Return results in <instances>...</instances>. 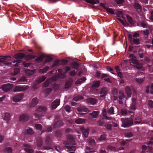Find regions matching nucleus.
Masks as SVG:
<instances>
[{"label":"nucleus","instance_id":"nucleus-1","mask_svg":"<svg viewBox=\"0 0 153 153\" xmlns=\"http://www.w3.org/2000/svg\"><path fill=\"white\" fill-rule=\"evenodd\" d=\"M67 141L64 143L65 146L68 149V151L70 153H73L75 152V140L73 137L71 135H68L67 136Z\"/></svg>","mask_w":153,"mask_h":153},{"label":"nucleus","instance_id":"nucleus-2","mask_svg":"<svg viewBox=\"0 0 153 153\" xmlns=\"http://www.w3.org/2000/svg\"><path fill=\"white\" fill-rule=\"evenodd\" d=\"M11 58V57L10 56H0V65L4 67L5 68H7V67L8 66H10L11 63L8 61L10 60Z\"/></svg>","mask_w":153,"mask_h":153},{"label":"nucleus","instance_id":"nucleus-3","mask_svg":"<svg viewBox=\"0 0 153 153\" xmlns=\"http://www.w3.org/2000/svg\"><path fill=\"white\" fill-rule=\"evenodd\" d=\"M122 122V126L124 127H128L132 125L133 120L130 118H123L121 119Z\"/></svg>","mask_w":153,"mask_h":153},{"label":"nucleus","instance_id":"nucleus-4","mask_svg":"<svg viewBox=\"0 0 153 153\" xmlns=\"http://www.w3.org/2000/svg\"><path fill=\"white\" fill-rule=\"evenodd\" d=\"M29 87L27 85H18L16 86L14 88L13 91L14 92L25 91Z\"/></svg>","mask_w":153,"mask_h":153},{"label":"nucleus","instance_id":"nucleus-5","mask_svg":"<svg viewBox=\"0 0 153 153\" xmlns=\"http://www.w3.org/2000/svg\"><path fill=\"white\" fill-rule=\"evenodd\" d=\"M52 141L51 139L49 136H47L45 140V143L48 146H43L42 149L43 150H48L49 149H51L52 151V149L50 146L51 145Z\"/></svg>","mask_w":153,"mask_h":153},{"label":"nucleus","instance_id":"nucleus-6","mask_svg":"<svg viewBox=\"0 0 153 153\" xmlns=\"http://www.w3.org/2000/svg\"><path fill=\"white\" fill-rule=\"evenodd\" d=\"M13 87V85L10 83L4 84L3 85L1 88L2 90L5 91L7 92L11 89Z\"/></svg>","mask_w":153,"mask_h":153},{"label":"nucleus","instance_id":"nucleus-7","mask_svg":"<svg viewBox=\"0 0 153 153\" xmlns=\"http://www.w3.org/2000/svg\"><path fill=\"white\" fill-rule=\"evenodd\" d=\"M13 63L14 64L15 63L14 65L15 66L17 67L18 66L19 64H20L21 63H22L23 65L25 67H28L30 65L31 63H26L25 62H22V61L21 60H17L16 61H14L13 62Z\"/></svg>","mask_w":153,"mask_h":153},{"label":"nucleus","instance_id":"nucleus-8","mask_svg":"<svg viewBox=\"0 0 153 153\" xmlns=\"http://www.w3.org/2000/svg\"><path fill=\"white\" fill-rule=\"evenodd\" d=\"M47 110L46 107L40 106L36 109V111L39 114H42L45 113Z\"/></svg>","mask_w":153,"mask_h":153},{"label":"nucleus","instance_id":"nucleus-9","mask_svg":"<svg viewBox=\"0 0 153 153\" xmlns=\"http://www.w3.org/2000/svg\"><path fill=\"white\" fill-rule=\"evenodd\" d=\"M23 95L22 93L16 95L13 98V101L15 102H17L21 100L23 97Z\"/></svg>","mask_w":153,"mask_h":153},{"label":"nucleus","instance_id":"nucleus-10","mask_svg":"<svg viewBox=\"0 0 153 153\" xmlns=\"http://www.w3.org/2000/svg\"><path fill=\"white\" fill-rule=\"evenodd\" d=\"M80 114H84L88 111V109L85 106L79 107L77 109Z\"/></svg>","mask_w":153,"mask_h":153},{"label":"nucleus","instance_id":"nucleus-11","mask_svg":"<svg viewBox=\"0 0 153 153\" xmlns=\"http://www.w3.org/2000/svg\"><path fill=\"white\" fill-rule=\"evenodd\" d=\"M60 103V100L59 99H56L51 104V107L53 109H56Z\"/></svg>","mask_w":153,"mask_h":153},{"label":"nucleus","instance_id":"nucleus-12","mask_svg":"<svg viewBox=\"0 0 153 153\" xmlns=\"http://www.w3.org/2000/svg\"><path fill=\"white\" fill-rule=\"evenodd\" d=\"M134 7L138 12H141L142 10V7L137 1L134 4Z\"/></svg>","mask_w":153,"mask_h":153},{"label":"nucleus","instance_id":"nucleus-13","mask_svg":"<svg viewBox=\"0 0 153 153\" xmlns=\"http://www.w3.org/2000/svg\"><path fill=\"white\" fill-rule=\"evenodd\" d=\"M24 148L25 150L28 153H33V151L32 148L27 144H25Z\"/></svg>","mask_w":153,"mask_h":153},{"label":"nucleus","instance_id":"nucleus-14","mask_svg":"<svg viewBox=\"0 0 153 153\" xmlns=\"http://www.w3.org/2000/svg\"><path fill=\"white\" fill-rule=\"evenodd\" d=\"M130 58V63H132L133 64H136L137 62L136 57L133 54H130L129 55Z\"/></svg>","mask_w":153,"mask_h":153},{"label":"nucleus","instance_id":"nucleus-15","mask_svg":"<svg viewBox=\"0 0 153 153\" xmlns=\"http://www.w3.org/2000/svg\"><path fill=\"white\" fill-rule=\"evenodd\" d=\"M29 116L27 114H23L19 117V120L22 122H25L28 120Z\"/></svg>","mask_w":153,"mask_h":153},{"label":"nucleus","instance_id":"nucleus-16","mask_svg":"<svg viewBox=\"0 0 153 153\" xmlns=\"http://www.w3.org/2000/svg\"><path fill=\"white\" fill-rule=\"evenodd\" d=\"M39 102V100L37 97H35L33 98L31 102L30 107H34L38 104Z\"/></svg>","mask_w":153,"mask_h":153},{"label":"nucleus","instance_id":"nucleus-17","mask_svg":"<svg viewBox=\"0 0 153 153\" xmlns=\"http://www.w3.org/2000/svg\"><path fill=\"white\" fill-rule=\"evenodd\" d=\"M63 123L62 120H58L55 122L54 123L53 127L54 128H56L57 127H60L63 126Z\"/></svg>","mask_w":153,"mask_h":153},{"label":"nucleus","instance_id":"nucleus-18","mask_svg":"<svg viewBox=\"0 0 153 153\" xmlns=\"http://www.w3.org/2000/svg\"><path fill=\"white\" fill-rule=\"evenodd\" d=\"M81 130L85 137H87L89 133V129L86 128L85 127H82L81 128Z\"/></svg>","mask_w":153,"mask_h":153},{"label":"nucleus","instance_id":"nucleus-19","mask_svg":"<svg viewBox=\"0 0 153 153\" xmlns=\"http://www.w3.org/2000/svg\"><path fill=\"white\" fill-rule=\"evenodd\" d=\"M125 90L128 98L131 97V88L129 86H127L126 87Z\"/></svg>","mask_w":153,"mask_h":153},{"label":"nucleus","instance_id":"nucleus-20","mask_svg":"<svg viewBox=\"0 0 153 153\" xmlns=\"http://www.w3.org/2000/svg\"><path fill=\"white\" fill-rule=\"evenodd\" d=\"M37 144V146L38 147H40L42 145L43 140L41 137H37L36 140Z\"/></svg>","mask_w":153,"mask_h":153},{"label":"nucleus","instance_id":"nucleus-21","mask_svg":"<svg viewBox=\"0 0 153 153\" xmlns=\"http://www.w3.org/2000/svg\"><path fill=\"white\" fill-rule=\"evenodd\" d=\"M136 109L135 105L132 104V106L128 111V114L131 116L134 115V111Z\"/></svg>","mask_w":153,"mask_h":153},{"label":"nucleus","instance_id":"nucleus-22","mask_svg":"<svg viewBox=\"0 0 153 153\" xmlns=\"http://www.w3.org/2000/svg\"><path fill=\"white\" fill-rule=\"evenodd\" d=\"M107 93L106 89L105 88H103L101 89L100 93V97H103L105 96Z\"/></svg>","mask_w":153,"mask_h":153},{"label":"nucleus","instance_id":"nucleus-23","mask_svg":"<svg viewBox=\"0 0 153 153\" xmlns=\"http://www.w3.org/2000/svg\"><path fill=\"white\" fill-rule=\"evenodd\" d=\"M25 56V54L22 53H16L15 55V58L16 59H22Z\"/></svg>","mask_w":153,"mask_h":153},{"label":"nucleus","instance_id":"nucleus-24","mask_svg":"<svg viewBox=\"0 0 153 153\" xmlns=\"http://www.w3.org/2000/svg\"><path fill=\"white\" fill-rule=\"evenodd\" d=\"M100 85V81H97L94 82L92 85V88L93 89H95L98 88Z\"/></svg>","mask_w":153,"mask_h":153},{"label":"nucleus","instance_id":"nucleus-25","mask_svg":"<svg viewBox=\"0 0 153 153\" xmlns=\"http://www.w3.org/2000/svg\"><path fill=\"white\" fill-rule=\"evenodd\" d=\"M27 81V79L25 76H23L17 80V82L19 84H21L23 82Z\"/></svg>","mask_w":153,"mask_h":153},{"label":"nucleus","instance_id":"nucleus-26","mask_svg":"<svg viewBox=\"0 0 153 153\" xmlns=\"http://www.w3.org/2000/svg\"><path fill=\"white\" fill-rule=\"evenodd\" d=\"M33 133L34 132L33 130L30 128H28L27 129H26L25 131V134L32 135Z\"/></svg>","mask_w":153,"mask_h":153},{"label":"nucleus","instance_id":"nucleus-27","mask_svg":"<svg viewBox=\"0 0 153 153\" xmlns=\"http://www.w3.org/2000/svg\"><path fill=\"white\" fill-rule=\"evenodd\" d=\"M49 68L48 66H46L42 69H40L39 70V72L40 73L44 74L46 73Z\"/></svg>","mask_w":153,"mask_h":153},{"label":"nucleus","instance_id":"nucleus-28","mask_svg":"<svg viewBox=\"0 0 153 153\" xmlns=\"http://www.w3.org/2000/svg\"><path fill=\"white\" fill-rule=\"evenodd\" d=\"M87 101L91 104L94 105L97 102V100L93 98H90Z\"/></svg>","mask_w":153,"mask_h":153},{"label":"nucleus","instance_id":"nucleus-29","mask_svg":"<svg viewBox=\"0 0 153 153\" xmlns=\"http://www.w3.org/2000/svg\"><path fill=\"white\" fill-rule=\"evenodd\" d=\"M85 121V120L81 118H79L75 120V123L77 124H80L84 123Z\"/></svg>","mask_w":153,"mask_h":153},{"label":"nucleus","instance_id":"nucleus-30","mask_svg":"<svg viewBox=\"0 0 153 153\" xmlns=\"http://www.w3.org/2000/svg\"><path fill=\"white\" fill-rule=\"evenodd\" d=\"M25 71L26 74L28 75H32L35 72L34 70H30L29 69H27L25 70Z\"/></svg>","mask_w":153,"mask_h":153},{"label":"nucleus","instance_id":"nucleus-31","mask_svg":"<svg viewBox=\"0 0 153 153\" xmlns=\"http://www.w3.org/2000/svg\"><path fill=\"white\" fill-rule=\"evenodd\" d=\"M85 152L86 153H95V152L93 149L88 147H86Z\"/></svg>","mask_w":153,"mask_h":153},{"label":"nucleus","instance_id":"nucleus-32","mask_svg":"<svg viewBox=\"0 0 153 153\" xmlns=\"http://www.w3.org/2000/svg\"><path fill=\"white\" fill-rule=\"evenodd\" d=\"M135 65H134V67L136 68L137 69L140 70L141 69L143 68V65L142 64L138 63V62H137Z\"/></svg>","mask_w":153,"mask_h":153},{"label":"nucleus","instance_id":"nucleus-33","mask_svg":"<svg viewBox=\"0 0 153 153\" xmlns=\"http://www.w3.org/2000/svg\"><path fill=\"white\" fill-rule=\"evenodd\" d=\"M10 116L9 113H6L5 114L4 119L6 121L8 122L10 119Z\"/></svg>","mask_w":153,"mask_h":153},{"label":"nucleus","instance_id":"nucleus-34","mask_svg":"<svg viewBox=\"0 0 153 153\" xmlns=\"http://www.w3.org/2000/svg\"><path fill=\"white\" fill-rule=\"evenodd\" d=\"M86 79V78L85 77L79 79L77 80L75 82L76 84H81L82 82L85 81Z\"/></svg>","mask_w":153,"mask_h":153},{"label":"nucleus","instance_id":"nucleus-35","mask_svg":"<svg viewBox=\"0 0 153 153\" xmlns=\"http://www.w3.org/2000/svg\"><path fill=\"white\" fill-rule=\"evenodd\" d=\"M86 2L88 3L93 4H97V2L99 3V0H85Z\"/></svg>","mask_w":153,"mask_h":153},{"label":"nucleus","instance_id":"nucleus-36","mask_svg":"<svg viewBox=\"0 0 153 153\" xmlns=\"http://www.w3.org/2000/svg\"><path fill=\"white\" fill-rule=\"evenodd\" d=\"M83 98V97L81 96H77L74 97L73 99V100H74L76 102L79 101L81 100Z\"/></svg>","mask_w":153,"mask_h":153},{"label":"nucleus","instance_id":"nucleus-37","mask_svg":"<svg viewBox=\"0 0 153 153\" xmlns=\"http://www.w3.org/2000/svg\"><path fill=\"white\" fill-rule=\"evenodd\" d=\"M94 118H96L99 114L98 111H93L90 114Z\"/></svg>","mask_w":153,"mask_h":153},{"label":"nucleus","instance_id":"nucleus-38","mask_svg":"<svg viewBox=\"0 0 153 153\" xmlns=\"http://www.w3.org/2000/svg\"><path fill=\"white\" fill-rule=\"evenodd\" d=\"M51 79L47 80L44 84L43 85L44 87H46L49 86L51 84Z\"/></svg>","mask_w":153,"mask_h":153},{"label":"nucleus","instance_id":"nucleus-39","mask_svg":"<svg viewBox=\"0 0 153 153\" xmlns=\"http://www.w3.org/2000/svg\"><path fill=\"white\" fill-rule=\"evenodd\" d=\"M44 57V56L42 55L40 56L35 59L36 62L37 63H39L42 61Z\"/></svg>","mask_w":153,"mask_h":153},{"label":"nucleus","instance_id":"nucleus-40","mask_svg":"<svg viewBox=\"0 0 153 153\" xmlns=\"http://www.w3.org/2000/svg\"><path fill=\"white\" fill-rule=\"evenodd\" d=\"M52 89L50 88H47L45 89L44 92L46 95V96H48L50 94V93L51 92Z\"/></svg>","mask_w":153,"mask_h":153},{"label":"nucleus","instance_id":"nucleus-41","mask_svg":"<svg viewBox=\"0 0 153 153\" xmlns=\"http://www.w3.org/2000/svg\"><path fill=\"white\" fill-rule=\"evenodd\" d=\"M119 98V100H122L124 98L123 92L122 91H120Z\"/></svg>","mask_w":153,"mask_h":153},{"label":"nucleus","instance_id":"nucleus-42","mask_svg":"<svg viewBox=\"0 0 153 153\" xmlns=\"http://www.w3.org/2000/svg\"><path fill=\"white\" fill-rule=\"evenodd\" d=\"M46 77L44 76H41L37 80L38 83H40L44 81L46 79Z\"/></svg>","mask_w":153,"mask_h":153},{"label":"nucleus","instance_id":"nucleus-43","mask_svg":"<svg viewBox=\"0 0 153 153\" xmlns=\"http://www.w3.org/2000/svg\"><path fill=\"white\" fill-rule=\"evenodd\" d=\"M133 43L134 44L136 45H139L140 43L139 39L133 38Z\"/></svg>","mask_w":153,"mask_h":153},{"label":"nucleus","instance_id":"nucleus-44","mask_svg":"<svg viewBox=\"0 0 153 153\" xmlns=\"http://www.w3.org/2000/svg\"><path fill=\"white\" fill-rule=\"evenodd\" d=\"M121 114L123 116L127 115L128 112L125 109H122L121 111Z\"/></svg>","mask_w":153,"mask_h":153},{"label":"nucleus","instance_id":"nucleus-45","mask_svg":"<svg viewBox=\"0 0 153 153\" xmlns=\"http://www.w3.org/2000/svg\"><path fill=\"white\" fill-rule=\"evenodd\" d=\"M71 82L69 81H68L65 83V88H68L70 87L71 85Z\"/></svg>","mask_w":153,"mask_h":153},{"label":"nucleus","instance_id":"nucleus-46","mask_svg":"<svg viewBox=\"0 0 153 153\" xmlns=\"http://www.w3.org/2000/svg\"><path fill=\"white\" fill-rule=\"evenodd\" d=\"M60 64V62L59 60H56L53 63V64L52 66V67L56 66H58Z\"/></svg>","mask_w":153,"mask_h":153},{"label":"nucleus","instance_id":"nucleus-47","mask_svg":"<svg viewBox=\"0 0 153 153\" xmlns=\"http://www.w3.org/2000/svg\"><path fill=\"white\" fill-rule=\"evenodd\" d=\"M114 108H113V107H111L108 109V111H107V112L108 114H114Z\"/></svg>","mask_w":153,"mask_h":153},{"label":"nucleus","instance_id":"nucleus-48","mask_svg":"<svg viewBox=\"0 0 153 153\" xmlns=\"http://www.w3.org/2000/svg\"><path fill=\"white\" fill-rule=\"evenodd\" d=\"M5 150V153H12V152L11 148L9 147L6 148Z\"/></svg>","mask_w":153,"mask_h":153},{"label":"nucleus","instance_id":"nucleus-49","mask_svg":"<svg viewBox=\"0 0 153 153\" xmlns=\"http://www.w3.org/2000/svg\"><path fill=\"white\" fill-rule=\"evenodd\" d=\"M72 66L73 68L76 69L79 67V65L77 62H75L72 64Z\"/></svg>","mask_w":153,"mask_h":153},{"label":"nucleus","instance_id":"nucleus-50","mask_svg":"<svg viewBox=\"0 0 153 153\" xmlns=\"http://www.w3.org/2000/svg\"><path fill=\"white\" fill-rule=\"evenodd\" d=\"M112 125L109 123H108L105 125V127L108 130H110L111 128Z\"/></svg>","mask_w":153,"mask_h":153},{"label":"nucleus","instance_id":"nucleus-51","mask_svg":"<svg viewBox=\"0 0 153 153\" xmlns=\"http://www.w3.org/2000/svg\"><path fill=\"white\" fill-rule=\"evenodd\" d=\"M141 120V119L140 117H137L135 118L134 122L136 123L139 124L140 123Z\"/></svg>","mask_w":153,"mask_h":153},{"label":"nucleus","instance_id":"nucleus-52","mask_svg":"<svg viewBox=\"0 0 153 153\" xmlns=\"http://www.w3.org/2000/svg\"><path fill=\"white\" fill-rule=\"evenodd\" d=\"M62 132L61 131H57L55 132V135L57 137H59L61 136Z\"/></svg>","mask_w":153,"mask_h":153},{"label":"nucleus","instance_id":"nucleus-53","mask_svg":"<svg viewBox=\"0 0 153 153\" xmlns=\"http://www.w3.org/2000/svg\"><path fill=\"white\" fill-rule=\"evenodd\" d=\"M127 19L128 22L131 24L133 23V20L131 17L129 16H127Z\"/></svg>","mask_w":153,"mask_h":153},{"label":"nucleus","instance_id":"nucleus-54","mask_svg":"<svg viewBox=\"0 0 153 153\" xmlns=\"http://www.w3.org/2000/svg\"><path fill=\"white\" fill-rule=\"evenodd\" d=\"M105 10L111 14H114V11L112 8L107 7Z\"/></svg>","mask_w":153,"mask_h":153},{"label":"nucleus","instance_id":"nucleus-55","mask_svg":"<svg viewBox=\"0 0 153 153\" xmlns=\"http://www.w3.org/2000/svg\"><path fill=\"white\" fill-rule=\"evenodd\" d=\"M144 78H136V81L139 83H142L144 81Z\"/></svg>","mask_w":153,"mask_h":153},{"label":"nucleus","instance_id":"nucleus-56","mask_svg":"<svg viewBox=\"0 0 153 153\" xmlns=\"http://www.w3.org/2000/svg\"><path fill=\"white\" fill-rule=\"evenodd\" d=\"M104 118H102V120H100L97 123V125L99 126H102L104 123Z\"/></svg>","mask_w":153,"mask_h":153},{"label":"nucleus","instance_id":"nucleus-57","mask_svg":"<svg viewBox=\"0 0 153 153\" xmlns=\"http://www.w3.org/2000/svg\"><path fill=\"white\" fill-rule=\"evenodd\" d=\"M148 105L149 107L151 108H153V101L152 100H149L148 101Z\"/></svg>","mask_w":153,"mask_h":153},{"label":"nucleus","instance_id":"nucleus-58","mask_svg":"<svg viewBox=\"0 0 153 153\" xmlns=\"http://www.w3.org/2000/svg\"><path fill=\"white\" fill-rule=\"evenodd\" d=\"M106 69L109 72H110L111 73L114 74H115V73H114V72H113L114 71H113V69L112 68H111L110 67H109V66L107 67V68H106Z\"/></svg>","mask_w":153,"mask_h":153},{"label":"nucleus","instance_id":"nucleus-59","mask_svg":"<svg viewBox=\"0 0 153 153\" xmlns=\"http://www.w3.org/2000/svg\"><path fill=\"white\" fill-rule=\"evenodd\" d=\"M106 139V136L105 134L102 135L100 138H99V140H103Z\"/></svg>","mask_w":153,"mask_h":153},{"label":"nucleus","instance_id":"nucleus-60","mask_svg":"<svg viewBox=\"0 0 153 153\" xmlns=\"http://www.w3.org/2000/svg\"><path fill=\"white\" fill-rule=\"evenodd\" d=\"M35 127L37 130H41L42 128V126L39 124H36L35 125Z\"/></svg>","mask_w":153,"mask_h":153},{"label":"nucleus","instance_id":"nucleus-61","mask_svg":"<svg viewBox=\"0 0 153 153\" xmlns=\"http://www.w3.org/2000/svg\"><path fill=\"white\" fill-rule=\"evenodd\" d=\"M115 1L118 4H121L124 2V0H115Z\"/></svg>","mask_w":153,"mask_h":153},{"label":"nucleus","instance_id":"nucleus-62","mask_svg":"<svg viewBox=\"0 0 153 153\" xmlns=\"http://www.w3.org/2000/svg\"><path fill=\"white\" fill-rule=\"evenodd\" d=\"M34 115L37 120H39L40 118L42 117L41 114L39 115L37 113H34Z\"/></svg>","mask_w":153,"mask_h":153},{"label":"nucleus","instance_id":"nucleus-63","mask_svg":"<svg viewBox=\"0 0 153 153\" xmlns=\"http://www.w3.org/2000/svg\"><path fill=\"white\" fill-rule=\"evenodd\" d=\"M125 136L126 137H131L133 136L131 132L127 133L125 134Z\"/></svg>","mask_w":153,"mask_h":153},{"label":"nucleus","instance_id":"nucleus-64","mask_svg":"<svg viewBox=\"0 0 153 153\" xmlns=\"http://www.w3.org/2000/svg\"><path fill=\"white\" fill-rule=\"evenodd\" d=\"M47 59L45 60V62H48L51 61L53 59V58L49 56H47Z\"/></svg>","mask_w":153,"mask_h":153}]
</instances>
